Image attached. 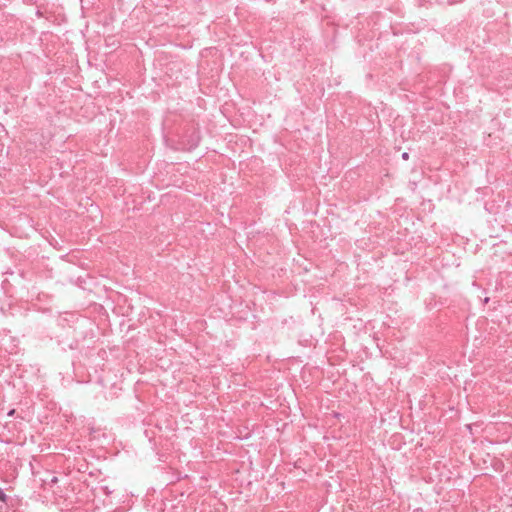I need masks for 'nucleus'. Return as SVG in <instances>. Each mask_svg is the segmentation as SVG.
Wrapping results in <instances>:
<instances>
[{"mask_svg":"<svg viewBox=\"0 0 512 512\" xmlns=\"http://www.w3.org/2000/svg\"><path fill=\"white\" fill-rule=\"evenodd\" d=\"M6 499H7V496L6 494L3 492V490L0 488V501L2 502H6Z\"/></svg>","mask_w":512,"mask_h":512,"instance_id":"1","label":"nucleus"},{"mask_svg":"<svg viewBox=\"0 0 512 512\" xmlns=\"http://www.w3.org/2000/svg\"><path fill=\"white\" fill-rule=\"evenodd\" d=\"M402 159H404V160H408V159H409V154H408L407 152H404V153L402 154Z\"/></svg>","mask_w":512,"mask_h":512,"instance_id":"2","label":"nucleus"},{"mask_svg":"<svg viewBox=\"0 0 512 512\" xmlns=\"http://www.w3.org/2000/svg\"><path fill=\"white\" fill-rule=\"evenodd\" d=\"M14 414H15V410H14V409H12V410H10V411L8 412V414H7V415H8V416H13Z\"/></svg>","mask_w":512,"mask_h":512,"instance_id":"3","label":"nucleus"}]
</instances>
